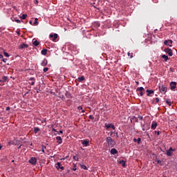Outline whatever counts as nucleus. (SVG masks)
Here are the masks:
<instances>
[{
	"label": "nucleus",
	"mask_w": 177,
	"mask_h": 177,
	"mask_svg": "<svg viewBox=\"0 0 177 177\" xmlns=\"http://www.w3.org/2000/svg\"><path fill=\"white\" fill-rule=\"evenodd\" d=\"M106 142L109 147H114L115 146V141L111 137H106Z\"/></svg>",
	"instance_id": "f257e3e1"
},
{
	"label": "nucleus",
	"mask_w": 177,
	"mask_h": 177,
	"mask_svg": "<svg viewBox=\"0 0 177 177\" xmlns=\"http://www.w3.org/2000/svg\"><path fill=\"white\" fill-rule=\"evenodd\" d=\"M159 91L160 92V93H167V86L165 84H159Z\"/></svg>",
	"instance_id": "f03ea898"
},
{
	"label": "nucleus",
	"mask_w": 177,
	"mask_h": 177,
	"mask_svg": "<svg viewBox=\"0 0 177 177\" xmlns=\"http://www.w3.org/2000/svg\"><path fill=\"white\" fill-rule=\"evenodd\" d=\"M137 94L138 96H143V92H145V88L143 87H138L136 89Z\"/></svg>",
	"instance_id": "7ed1b4c3"
},
{
	"label": "nucleus",
	"mask_w": 177,
	"mask_h": 177,
	"mask_svg": "<svg viewBox=\"0 0 177 177\" xmlns=\"http://www.w3.org/2000/svg\"><path fill=\"white\" fill-rule=\"evenodd\" d=\"M28 162L29 164H31V165H37V158L31 157L28 160Z\"/></svg>",
	"instance_id": "20e7f679"
},
{
	"label": "nucleus",
	"mask_w": 177,
	"mask_h": 177,
	"mask_svg": "<svg viewBox=\"0 0 177 177\" xmlns=\"http://www.w3.org/2000/svg\"><path fill=\"white\" fill-rule=\"evenodd\" d=\"M164 51L165 52V53L168 55V56L171 57L174 55V53L172 52V50L171 48H165Z\"/></svg>",
	"instance_id": "39448f33"
},
{
	"label": "nucleus",
	"mask_w": 177,
	"mask_h": 177,
	"mask_svg": "<svg viewBox=\"0 0 177 177\" xmlns=\"http://www.w3.org/2000/svg\"><path fill=\"white\" fill-rule=\"evenodd\" d=\"M141 126L142 127V131H149V129H150V124L149 123H146L145 124H142Z\"/></svg>",
	"instance_id": "423d86ee"
},
{
	"label": "nucleus",
	"mask_w": 177,
	"mask_h": 177,
	"mask_svg": "<svg viewBox=\"0 0 177 177\" xmlns=\"http://www.w3.org/2000/svg\"><path fill=\"white\" fill-rule=\"evenodd\" d=\"M164 44L167 46H172V44H174V41L171 39H169V40H165L164 41Z\"/></svg>",
	"instance_id": "0eeeda50"
},
{
	"label": "nucleus",
	"mask_w": 177,
	"mask_h": 177,
	"mask_svg": "<svg viewBox=\"0 0 177 177\" xmlns=\"http://www.w3.org/2000/svg\"><path fill=\"white\" fill-rule=\"evenodd\" d=\"M57 37H58V35L56 33H55L54 35L53 34L50 35V38H53L52 41L53 42H56V39H57Z\"/></svg>",
	"instance_id": "6e6552de"
},
{
	"label": "nucleus",
	"mask_w": 177,
	"mask_h": 177,
	"mask_svg": "<svg viewBox=\"0 0 177 177\" xmlns=\"http://www.w3.org/2000/svg\"><path fill=\"white\" fill-rule=\"evenodd\" d=\"M105 127L106 128V129H110V128H112V129H115V126H114V124H113L112 123L111 124H105Z\"/></svg>",
	"instance_id": "1a4fd4ad"
},
{
	"label": "nucleus",
	"mask_w": 177,
	"mask_h": 177,
	"mask_svg": "<svg viewBox=\"0 0 177 177\" xmlns=\"http://www.w3.org/2000/svg\"><path fill=\"white\" fill-rule=\"evenodd\" d=\"M55 167L57 169H62V171L64 169V167L62 166V163L59 162H57Z\"/></svg>",
	"instance_id": "9d476101"
},
{
	"label": "nucleus",
	"mask_w": 177,
	"mask_h": 177,
	"mask_svg": "<svg viewBox=\"0 0 177 177\" xmlns=\"http://www.w3.org/2000/svg\"><path fill=\"white\" fill-rule=\"evenodd\" d=\"M158 125L157 122L153 121L151 126V129H156Z\"/></svg>",
	"instance_id": "9b49d317"
},
{
	"label": "nucleus",
	"mask_w": 177,
	"mask_h": 177,
	"mask_svg": "<svg viewBox=\"0 0 177 177\" xmlns=\"http://www.w3.org/2000/svg\"><path fill=\"white\" fill-rule=\"evenodd\" d=\"M170 86H171V91H174V89H175V88H176V82H171L170 83Z\"/></svg>",
	"instance_id": "f8f14e48"
},
{
	"label": "nucleus",
	"mask_w": 177,
	"mask_h": 177,
	"mask_svg": "<svg viewBox=\"0 0 177 177\" xmlns=\"http://www.w3.org/2000/svg\"><path fill=\"white\" fill-rule=\"evenodd\" d=\"M146 92L147 93V96H151V95L154 94V91L153 90H147Z\"/></svg>",
	"instance_id": "ddd939ff"
},
{
	"label": "nucleus",
	"mask_w": 177,
	"mask_h": 177,
	"mask_svg": "<svg viewBox=\"0 0 177 177\" xmlns=\"http://www.w3.org/2000/svg\"><path fill=\"white\" fill-rule=\"evenodd\" d=\"M56 139L57 140V143L58 145H62V143H63V139H62V137L60 136H57Z\"/></svg>",
	"instance_id": "4468645a"
},
{
	"label": "nucleus",
	"mask_w": 177,
	"mask_h": 177,
	"mask_svg": "<svg viewBox=\"0 0 177 177\" xmlns=\"http://www.w3.org/2000/svg\"><path fill=\"white\" fill-rule=\"evenodd\" d=\"M26 48H28V44H22L19 46V49H26Z\"/></svg>",
	"instance_id": "2eb2a0df"
},
{
	"label": "nucleus",
	"mask_w": 177,
	"mask_h": 177,
	"mask_svg": "<svg viewBox=\"0 0 177 177\" xmlns=\"http://www.w3.org/2000/svg\"><path fill=\"white\" fill-rule=\"evenodd\" d=\"M82 145H83V146H85V147H88V146H89V141L84 140L82 142Z\"/></svg>",
	"instance_id": "dca6fc26"
},
{
	"label": "nucleus",
	"mask_w": 177,
	"mask_h": 177,
	"mask_svg": "<svg viewBox=\"0 0 177 177\" xmlns=\"http://www.w3.org/2000/svg\"><path fill=\"white\" fill-rule=\"evenodd\" d=\"M119 164H122V166L124 167V168H126L127 167V163L124 160H120L118 162Z\"/></svg>",
	"instance_id": "f3484780"
},
{
	"label": "nucleus",
	"mask_w": 177,
	"mask_h": 177,
	"mask_svg": "<svg viewBox=\"0 0 177 177\" xmlns=\"http://www.w3.org/2000/svg\"><path fill=\"white\" fill-rule=\"evenodd\" d=\"M77 81H78V82H82V81H85V76H81L80 77H78Z\"/></svg>",
	"instance_id": "a211bd4d"
},
{
	"label": "nucleus",
	"mask_w": 177,
	"mask_h": 177,
	"mask_svg": "<svg viewBox=\"0 0 177 177\" xmlns=\"http://www.w3.org/2000/svg\"><path fill=\"white\" fill-rule=\"evenodd\" d=\"M111 154H118V151L113 148L111 150Z\"/></svg>",
	"instance_id": "6ab92c4d"
},
{
	"label": "nucleus",
	"mask_w": 177,
	"mask_h": 177,
	"mask_svg": "<svg viewBox=\"0 0 177 177\" xmlns=\"http://www.w3.org/2000/svg\"><path fill=\"white\" fill-rule=\"evenodd\" d=\"M46 64H48V60H46V59H44L41 62V65L43 66H46Z\"/></svg>",
	"instance_id": "aec40b11"
},
{
	"label": "nucleus",
	"mask_w": 177,
	"mask_h": 177,
	"mask_svg": "<svg viewBox=\"0 0 177 177\" xmlns=\"http://www.w3.org/2000/svg\"><path fill=\"white\" fill-rule=\"evenodd\" d=\"M131 121H133V122H138L139 120L136 116H133L132 118L131 119Z\"/></svg>",
	"instance_id": "412c9836"
},
{
	"label": "nucleus",
	"mask_w": 177,
	"mask_h": 177,
	"mask_svg": "<svg viewBox=\"0 0 177 177\" xmlns=\"http://www.w3.org/2000/svg\"><path fill=\"white\" fill-rule=\"evenodd\" d=\"M41 55H43L44 56L46 55V54L48 53V49H43L41 51Z\"/></svg>",
	"instance_id": "4be33fe9"
},
{
	"label": "nucleus",
	"mask_w": 177,
	"mask_h": 177,
	"mask_svg": "<svg viewBox=\"0 0 177 177\" xmlns=\"http://www.w3.org/2000/svg\"><path fill=\"white\" fill-rule=\"evenodd\" d=\"M32 45H34V46H38V45H39V41H38L37 40H35L32 42Z\"/></svg>",
	"instance_id": "5701e85b"
},
{
	"label": "nucleus",
	"mask_w": 177,
	"mask_h": 177,
	"mask_svg": "<svg viewBox=\"0 0 177 177\" xmlns=\"http://www.w3.org/2000/svg\"><path fill=\"white\" fill-rule=\"evenodd\" d=\"M161 59H165V62H167V60H168V56H167V55H162V56H161Z\"/></svg>",
	"instance_id": "b1692460"
},
{
	"label": "nucleus",
	"mask_w": 177,
	"mask_h": 177,
	"mask_svg": "<svg viewBox=\"0 0 177 177\" xmlns=\"http://www.w3.org/2000/svg\"><path fill=\"white\" fill-rule=\"evenodd\" d=\"M166 154H167V156L168 157L172 156V152L170 151H169V150H167V151H166Z\"/></svg>",
	"instance_id": "393cba45"
},
{
	"label": "nucleus",
	"mask_w": 177,
	"mask_h": 177,
	"mask_svg": "<svg viewBox=\"0 0 177 177\" xmlns=\"http://www.w3.org/2000/svg\"><path fill=\"white\" fill-rule=\"evenodd\" d=\"M65 96H66V97H68V99H71V94H70V93H68V92L66 93Z\"/></svg>",
	"instance_id": "a878e982"
},
{
	"label": "nucleus",
	"mask_w": 177,
	"mask_h": 177,
	"mask_svg": "<svg viewBox=\"0 0 177 177\" xmlns=\"http://www.w3.org/2000/svg\"><path fill=\"white\" fill-rule=\"evenodd\" d=\"M26 18H27V14H24L21 17V19H22V20H26Z\"/></svg>",
	"instance_id": "bb28decb"
},
{
	"label": "nucleus",
	"mask_w": 177,
	"mask_h": 177,
	"mask_svg": "<svg viewBox=\"0 0 177 177\" xmlns=\"http://www.w3.org/2000/svg\"><path fill=\"white\" fill-rule=\"evenodd\" d=\"M39 131V127L34 128V133H37Z\"/></svg>",
	"instance_id": "cd10ccee"
},
{
	"label": "nucleus",
	"mask_w": 177,
	"mask_h": 177,
	"mask_svg": "<svg viewBox=\"0 0 177 177\" xmlns=\"http://www.w3.org/2000/svg\"><path fill=\"white\" fill-rule=\"evenodd\" d=\"M113 133H115V134L116 138H119V136H118V132H117V131H114L113 132L111 131V135H113Z\"/></svg>",
	"instance_id": "c85d7f7f"
},
{
	"label": "nucleus",
	"mask_w": 177,
	"mask_h": 177,
	"mask_svg": "<svg viewBox=\"0 0 177 177\" xmlns=\"http://www.w3.org/2000/svg\"><path fill=\"white\" fill-rule=\"evenodd\" d=\"M166 103L167 104H168V106H172V102H171V101H169V100H166Z\"/></svg>",
	"instance_id": "c756f323"
},
{
	"label": "nucleus",
	"mask_w": 177,
	"mask_h": 177,
	"mask_svg": "<svg viewBox=\"0 0 177 177\" xmlns=\"http://www.w3.org/2000/svg\"><path fill=\"white\" fill-rule=\"evenodd\" d=\"M41 148H42V149H41L42 153H45V149H46V146L42 145Z\"/></svg>",
	"instance_id": "7c9ffc66"
},
{
	"label": "nucleus",
	"mask_w": 177,
	"mask_h": 177,
	"mask_svg": "<svg viewBox=\"0 0 177 177\" xmlns=\"http://www.w3.org/2000/svg\"><path fill=\"white\" fill-rule=\"evenodd\" d=\"M142 142V138H138V139H137V143H138V145H140V142Z\"/></svg>",
	"instance_id": "2f4dec72"
},
{
	"label": "nucleus",
	"mask_w": 177,
	"mask_h": 177,
	"mask_svg": "<svg viewBox=\"0 0 177 177\" xmlns=\"http://www.w3.org/2000/svg\"><path fill=\"white\" fill-rule=\"evenodd\" d=\"M81 167H82L83 169H85L86 171L88 169V167H86V166L85 165H81Z\"/></svg>",
	"instance_id": "473e14b6"
},
{
	"label": "nucleus",
	"mask_w": 177,
	"mask_h": 177,
	"mask_svg": "<svg viewBox=\"0 0 177 177\" xmlns=\"http://www.w3.org/2000/svg\"><path fill=\"white\" fill-rule=\"evenodd\" d=\"M6 81H8V77L3 76V82H6Z\"/></svg>",
	"instance_id": "72a5a7b5"
},
{
	"label": "nucleus",
	"mask_w": 177,
	"mask_h": 177,
	"mask_svg": "<svg viewBox=\"0 0 177 177\" xmlns=\"http://www.w3.org/2000/svg\"><path fill=\"white\" fill-rule=\"evenodd\" d=\"M34 24H35V26H37V24H38V18L35 19Z\"/></svg>",
	"instance_id": "f704fd0d"
},
{
	"label": "nucleus",
	"mask_w": 177,
	"mask_h": 177,
	"mask_svg": "<svg viewBox=\"0 0 177 177\" xmlns=\"http://www.w3.org/2000/svg\"><path fill=\"white\" fill-rule=\"evenodd\" d=\"M138 120H140V121H143V117L138 115V117L137 118Z\"/></svg>",
	"instance_id": "c9c22d12"
},
{
	"label": "nucleus",
	"mask_w": 177,
	"mask_h": 177,
	"mask_svg": "<svg viewBox=\"0 0 177 177\" xmlns=\"http://www.w3.org/2000/svg\"><path fill=\"white\" fill-rule=\"evenodd\" d=\"M73 160H75V161H78V160H79L78 156H74Z\"/></svg>",
	"instance_id": "e433bc0d"
},
{
	"label": "nucleus",
	"mask_w": 177,
	"mask_h": 177,
	"mask_svg": "<svg viewBox=\"0 0 177 177\" xmlns=\"http://www.w3.org/2000/svg\"><path fill=\"white\" fill-rule=\"evenodd\" d=\"M156 161L158 162V164H160V165H161L162 162L161 160H160L158 159H156Z\"/></svg>",
	"instance_id": "4c0bfd02"
},
{
	"label": "nucleus",
	"mask_w": 177,
	"mask_h": 177,
	"mask_svg": "<svg viewBox=\"0 0 177 177\" xmlns=\"http://www.w3.org/2000/svg\"><path fill=\"white\" fill-rule=\"evenodd\" d=\"M48 70H49V68H44V70H43V71H44V73H46Z\"/></svg>",
	"instance_id": "58836bf2"
},
{
	"label": "nucleus",
	"mask_w": 177,
	"mask_h": 177,
	"mask_svg": "<svg viewBox=\"0 0 177 177\" xmlns=\"http://www.w3.org/2000/svg\"><path fill=\"white\" fill-rule=\"evenodd\" d=\"M4 56H6V57H9V54L6 52H4Z\"/></svg>",
	"instance_id": "ea45409f"
},
{
	"label": "nucleus",
	"mask_w": 177,
	"mask_h": 177,
	"mask_svg": "<svg viewBox=\"0 0 177 177\" xmlns=\"http://www.w3.org/2000/svg\"><path fill=\"white\" fill-rule=\"evenodd\" d=\"M88 118H89L90 120H95V118L93 117L92 115H90L88 116Z\"/></svg>",
	"instance_id": "a19ab883"
},
{
	"label": "nucleus",
	"mask_w": 177,
	"mask_h": 177,
	"mask_svg": "<svg viewBox=\"0 0 177 177\" xmlns=\"http://www.w3.org/2000/svg\"><path fill=\"white\" fill-rule=\"evenodd\" d=\"M155 133L157 134L158 136L160 135L161 133V131H155Z\"/></svg>",
	"instance_id": "79ce46f5"
},
{
	"label": "nucleus",
	"mask_w": 177,
	"mask_h": 177,
	"mask_svg": "<svg viewBox=\"0 0 177 177\" xmlns=\"http://www.w3.org/2000/svg\"><path fill=\"white\" fill-rule=\"evenodd\" d=\"M29 81H35V78H34V77H30L29 78Z\"/></svg>",
	"instance_id": "37998d69"
},
{
	"label": "nucleus",
	"mask_w": 177,
	"mask_h": 177,
	"mask_svg": "<svg viewBox=\"0 0 177 177\" xmlns=\"http://www.w3.org/2000/svg\"><path fill=\"white\" fill-rule=\"evenodd\" d=\"M169 151H175V149H174L172 147H170L169 149Z\"/></svg>",
	"instance_id": "c03bdc74"
},
{
	"label": "nucleus",
	"mask_w": 177,
	"mask_h": 177,
	"mask_svg": "<svg viewBox=\"0 0 177 177\" xmlns=\"http://www.w3.org/2000/svg\"><path fill=\"white\" fill-rule=\"evenodd\" d=\"M30 85L33 86L35 85V81H32V82L30 83Z\"/></svg>",
	"instance_id": "a18cd8bd"
},
{
	"label": "nucleus",
	"mask_w": 177,
	"mask_h": 177,
	"mask_svg": "<svg viewBox=\"0 0 177 177\" xmlns=\"http://www.w3.org/2000/svg\"><path fill=\"white\" fill-rule=\"evenodd\" d=\"M156 103H158V102H160V99L158 97H156Z\"/></svg>",
	"instance_id": "49530a36"
},
{
	"label": "nucleus",
	"mask_w": 177,
	"mask_h": 177,
	"mask_svg": "<svg viewBox=\"0 0 177 177\" xmlns=\"http://www.w3.org/2000/svg\"><path fill=\"white\" fill-rule=\"evenodd\" d=\"M15 21L16 23H21V21H20L19 19H16Z\"/></svg>",
	"instance_id": "de8ad7c7"
},
{
	"label": "nucleus",
	"mask_w": 177,
	"mask_h": 177,
	"mask_svg": "<svg viewBox=\"0 0 177 177\" xmlns=\"http://www.w3.org/2000/svg\"><path fill=\"white\" fill-rule=\"evenodd\" d=\"M77 110H82V106H78Z\"/></svg>",
	"instance_id": "09e8293b"
},
{
	"label": "nucleus",
	"mask_w": 177,
	"mask_h": 177,
	"mask_svg": "<svg viewBox=\"0 0 177 177\" xmlns=\"http://www.w3.org/2000/svg\"><path fill=\"white\" fill-rule=\"evenodd\" d=\"M9 110H10V107L7 106V107H6V111H9Z\"/></svg>",
	"instance_id": "8fccbe9b"
},
{
	"label": "nucleus",
	"mask_w": 177,
	"mask_h": 177,
	"mask_svg": "<svg viewBox=\"0 0 177 177\" xmlns=\"http://www.w3.org/2000/svg\"><path fill=\"white\" fill-rule=\"evenodd\" d=\"M6 60H8L7 59H3L2 62H3V63H6Z\"/></svg>",
	"instance_id": "3c124183"
},
{
	"label": "nucleus",
	"mask_w": 177,
	"mask_h": 177,
	"mask_svg": "<svg viewBox=\"0 0 177 177\" xmlns=\"http://www.w3.org/2000/svg\"><path fill=\"white\" fill-rule=\"evenodd\" d=\"M0 59H3V55L0 54Z\"/></svg>",
	"instance_id": "603ef678"
},
{
	"label": "nucleus",
	"mask_w": 177,
	"mask_h": 177,
	"mask_svg": "<svg viewBox=\"0 0 177 177\" xmlns=\"http://www.w3.org/2000/svg\"><path fill=\"white\" fill-rule=\"evenodd\" d=\"M133 142H138V139L134 138V139H133Z\"/></svg>",
	"instance_id": "864d4df0"
},
{
	"label": "nucleus",
	"mask_w": 177,
	"mask_h": 177,
	"mask_svg": "<svg viewBox=\"0 0 177 177\" xmlns=\"http://www.w3.org/2000/svg\"><path fill=\"white\" fill-rule=\"evenodd\" d=\"M35 4H38V0H35Z\"/></svg>",
	"instance_id": "5fc2aeb1"
},
{
	"label": "nucleus",
	"mask_w": 177,
	"mask_h": 177,
	"mask_svg": "<svg viewBox=\"0 0 177 177\" xmlns=\"http://www.w3.org/2000/svg\"><path fill=\"white\" fill-rule=\"evenodd\" d=\"M128 56H131V53H127Z\"/></svg>",
	"instance_id": "6e6d98bb"
},
{
	"label": "nucleus",
	"mask_w": 177,
	"mask_h": 177,
	"mask_svg": "<svg viewBox=\"0 0 177 177\" xmlns=\"http://www.w3.org/2000/svg\"><path fill=\"white\" fill-rule=\"evenodd\" d=\"M73 171H77V168H73Z\"/></svg>",
	"instance_id": "4d7b16f0"
},
{
	"label": "nucleus",
	"mask_w": 177,
	"mask_h": 177,
	"mask_svg": "<svg viewBox=\"0 0 177 177\" xmlns=\"http://www.w3.org/2000/svg\"><path fill=\"white\" fill-rule=\"evenodd\" d=\"M30 24H32V21H29Z\"/></svg>",
	"instance_id": "13d9d810"
},
{
	"label": "nucleus",
	"mask_w": 177,
	"mask_h": 177,
	"mask_svg": "<svg viewBox=\"0 0 177 177\" xmlns=\"http://www.w3.org/2000/svg\"><path fill=\"white\" fill-rule=\"evenodd\" d=\"M59 133H63V131L60 130Z\"/></svg>",
	"instance_id": "bf43d9fd"
},
{
	"label": "nucleus",
	"mask_w": 177,
	"mask_h": 177,
	"mask_svg": "<svg viewBox=\"0 0 177 177\" xmlns=\"http://www.w3.org/2000/svg\"><path fill=\"white\" fill-rule=\"evenodd\" d=\"M132 57H133V55H131L130 56V58H131V59H132Z\"/></svg>",
	"instance_id": "052dcab7"
},
{
	"label": "nucleus",
	"mask_w": 177,
	"mask_h": 177,
	"mask_svg": "<svg viewBox=\"0 0 177 177\" xmlns=\"http://www.w3.org/2000/svg\"><path fill=\"white\" fill-rule=\"evenodd\" d=\"M82 113H85V110L82 109Z\"/></svg>",
	"instance_id": "680f3d73"
},
{
	"label": "nucleus",
	"mask_w": 177,
	"mask_h": 177,
	"mask_svg": "<svg viewBox=\"0 0 177 177\" xmlns=\"http://www.w3.org/2000/svg\"><path fill=\"white\" fill-rule=\"evenodd\" d=\"M136 83L137 84V85H139V82H136Z\"/></svg>",
	"instance_id": "e2e57ef3"
},
{
	"label": "nucleus",
	"mask_w": 177,
	"mask_h": 177,
	"mask_svg": "<svg viewBox=\"0 0 177 177\" xmlns=\"http://www.w3.org/2000/svg\"><path fill=\"white\" fill-rule=\"evenodd\" d=\"M0 150H2V147L1 146V144H0Z\"/></svg>",
	"instance_id": "0e129e2a"
},
{
	"label": "nucleus",
	"mask_w": 177,
	"mask_h": 177,
	"mask_svg": "<svg viewBox=\"0 0 177 177\" xmlns=\"http://www.w3.org/2000/svg\"><path fill=\"white\" fill-rule=\"evenodd\" d=\"M37 93H39V91L38 90L37 91Z\"/></svg>",
	"instance_id": "69168bd1"
},
{
	"label": "nucleus",
	"mask_w": 177,
	"mask_h": 177,
	"mask_svg": "<svg viewBox=\"0 0 177 177\" xmlns=\"http://www.w3.org/2000/svg\"><path fill=\"white\" fill-rule=\"evenodd\" d=\"M53 131H54V132H56V129H54Z\"/></svg>",
	"instance_id": "338daca9"
},
{
	"label": "nucleus",
	"mask_w": 177,
	"mask_h": 177,
	"mask_svg": "<svg viewBox=\"0 0 177 177\" xmlns=\"http://www.w3.org/2000/svg\"><path fill=\"white\" fill-rule=\"evenodd\" d=\"M0 82H2V80H0Z\"/></svg>",
	"instance_id": "774afa93"
}]
</instances>
